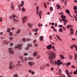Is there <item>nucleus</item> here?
<instances>
[{
	"mask_svg": "<svg viewBox=\"0 0 77 77\" xmlns=\"http://www.w3.org/2000/svg\"><path fill=\"white\" fill-rule=\"evenodd\" d=\"M46 54L49 56L48 57V59L50 60L51 61L50 62V63H52V61L54 59V58H55V54L52 51H49L46 52Z\"/></svg>",
	"mask_w": 77,
	"mask_h": 77,
	"instance_id": "f257e3e1",
	"label": "nucleus"
},
{
	"mask_svg": "<svg viewBox=\"0 0 77 77\" xmlns=\"http://www.w3.org/2000/svg\"><path fill=\"white\" fill-rule=\"evenodd\" d=\"M61 18H62V21H64V24H66V23L68 22V21L66 20L64 18H66V16L63 15H61Z\"/></svg>",
	"mask_w": 77,
	"mask_h": 77,
	"instance_id": "f03ea898",
	"label": "nucleus"
},
{
	"mask_svg": "<svg viewBox=\"0 0 77 77\" xmlns=\"http://www.w3.org/2000/svg\"><path fill=\"white\" fill-rule=\"evenodd\" d=\"M8 51L11 54H13L14 53V52L12 50V48H8Z\"/></svg>",
	"mask_w": 77,
	"mask_h": 77,
	"instance_id": "7ed1b4c3",
	"label": "nucleus"
},
{
	"mask_svg": "<svg viewBox=\"0 0 77 77\" xmlns=\"http://www.w3.org/2000/svg\"><path fill=\"white\" fill-rule=\"evenodd\" d=\"M15 48H18V50H21L22 48V45H19L16 46Z\"/></svg>",
	"mask_w": 77,
	"mask_h": 77,
	"instance_id": "20e7f679",
	"label": "nucleus"
},
{
	"mask_svg": "<svg viewBox=\"0 0 77 77\" xmlns=\"http://www.w3.org/2000/svg\"><path fill=\"white\" fill-rule=\"evenodd\" d=\"M74 46L75 48L76 51H77V46H76L75 44H74L73 45H72L70 46V48H71V49H73V48H74Z\"/></svg>",
	"mask_w": 77,
	"mask_h": 77,
	"instance_id": "39448f33",
	"label": "nucleus"
},
{
	"mask_svg": "<svg viewBox=\"0 0 77 77\" xmlns=\"http://www.w3.org/2000/svg\"><path fill=\"white\" fill-rule=\"evenodd\" d=\"M52 45L51 44L49 45L48 46H46V48L48 50H51V49Z\"/></svg>",
	"mask_w": 77,
	"mask_h": 77,
	"instance_id": "423d86ee",
	"label": "nucleus"
},
{
	"mask_svg": "<svg viewBox=\"0 0 77 77\" xmlns=\"http://www.w3.org/2000/svg\"><path fill=\"white\" fill-rule=\"evenodd\" d=\"M28 64L31 66H32L35 64V63L33 62H29L28 63Z\"/></svg>",
	"mask_w": 77,
	"mask_h": 77,
	"instance_id": "0eeeda50",
	"label": "nucleus"
},
{
	"mask_svg": "<svg viewBox=\"0 0 77 77\" xmlns=\"http://www.w3.org/2000/svg\"><path fill=\"white\" fill-rule=\"evenodd\" d=\"M24 18H22V20L23 21V23H25V20H26L27 19V17L25 16L24 17Z\"/></svg>",
	"mask_w": 77,
	"mask_h": 77,
	"instance_id": "6e6552de",
	"label": "nucleus"
},
{
	"mask_svg": "<svg viewBox=\"0 0 77 77\" xmlns=\"http://www.w3.org/2000/svg\"><path fill=\"white\" fill-rule=\"evenodd\" d=\"M70 33L72 35L74 34V29L72 28H70Z\"/></svg>",
	"mask_w": 77,
	"mask_h": 77,
	"instance_id": "1a4fd4ad",
	"label": "nucleus"
},
{
	"mask_svg": "<svg viewBox=\"0 0 77 77\" xmlns=\"http://www.w3.org/2000/svg\"><path fill=\"white\" fill-rule=\"evenodd\" d=\"M28 72H29L30 73H31L32 75H34L35 74V72H33L31 70H29Z\"/></svg>",
	"mask_w": 77,
	"mask_h": 77,
	"instance_id": "9d476101",
	"label": "nucleus"
},
{
	"mask_svg": "<svg viewBox=\"0 0 77 77\" xmlns=\"http://www.w3.org/2000/svg\"><path fill=\"white\" fill-rule=\"evenodd\" d=\"M57 64L58 65V66H59L60 65V60H58L57 61Z\"/></svg>",
	"mask_w": 77,
	"mask_h": 77,
	"instance_id": "9b49d317",
	"label": "nucleus"
},
{
	"mask_svg": "<svg viewBox=\"0 0 77 77\" xmlns=\"http://www.w3.org/2000/svg\"><path fill=\"white\" fill-rule=\"evenodd\" d=\"M38 54V53L36 52H35L33 53V56L34 57H36Z\"/></svg>",
	"mask_w": 77,
	"mask_h": 77,
	"instance_id": "f8f14e48",
	"label": "nucleus"
},
{
	"mask_svg": "<svg viewBox=\"0 0 77 77\" xmlns=\"http://www.w3.org/2000/svg\"><path fill=\"white\" fill-rule=\"evenodd\" d=\"M11 8H12V11H14V9H15V7H14V6L11 4Z\"/></svg>",
	"mask_w": 77,
	"mask_h": 77,
	"instance_id": "ddd939ff",
	"label": "nucleus"
},
{
	"mask_svg": "<svg viewBox=\"0 0 77 77\" xmlns=\"http://www.w3.org/2000/svg\"><path fill=\"white\" fill-rule=\"evenodd\" d=\"M60 57L61 59L63 60L64 59V56H63V55L61 54L60 55Z\"/></svg>",
	"mask_w": 77,
	"mask_h": 77,
	"instance_id": "4468645a",
	"label": "nucleus"
},
{
	"mask_svg": "<svg viewBox=\"0 0 77 77\" xmlns=\"http://www.w3.org/2000/svg\"><path fill=\"white\" fill-rule=\"evenodd\" d=\"M45 68V66H42L40 67V69L42 70V69H44Z\"/></svg>",
	"mask_w": 77,
	"mask_h": 77,
	"instance_id": "2eb2a0df",
	"label": "nucleus"
},
{
	"mask_svg": "<svg viewBox=\"0 0 77 77\" xmlns=\"http://www.w3.org/2000/svg\"><path fill=\"white\" fill-rule=\"evenodd\" d=\"M40 41H41L44 39V37L43 36H40Z\"/></svg>",
	"mask_w": 77,
	"mask_h": 77,
	"instance_id": "dca6fc26",
	"label": "nucleus"
},
{
	"mask_svg": "<svg viewBox=\"0 0 77 77\" xmlns=\"http://www.w3.org/2000/svg\"><path fill=\"white\" fill-rule=\"evenodd\" d=\"M19 57L20 59L21 60L22 62H24V59H23V57H22L21 56H19Z\"/></svg>",
	"mask_w": 77,
	"mask_h": 77,
	"instance_id": "f3484780",
	"label": "nucleus"
},
{
	"mask_svg": "<svg viewBox=\"0 0 77 77\" xmlns=\"http://www.w3.org/2000/svg\"><path fill=\"white\" fill-rule=\"evenodd\" d=\"M66 11L68 14H70V12H69V11L68 9H66Z\"/></svg>",
	"mask_w": 77,
	"mask_h": 77,
	"instance_id": "a211bd4d",
	"label": "nucleus"
},
{
	"mask_svg": "<svg viewBox=\"0 0 77 77\" xmlns=\"http://www.w3.org/2000/svg\"><path fill=\"white\" fill-rule=\"evenodd\" d=\"M13 20L15 23H17V22H18V20H17V19H15V18H14L13 19Z\"/></svg>",
	"mask_w": 77,
	"mask_h": 77,
	"instance_id": "6ab92c4d",
	"label": "nucleus"
},
{
	"mask_svg": "<svg viewBox=\"0 0 77 77\" xmlns=\"http://www.w3.org/2000/svg\"><path fill=\"white\" fill-rule=\"evenodd\" d=\"M66 72L67 75H69V71H68V69H66L65 71Z\"/></svg>",
	"mask_w": 77,
	"mask_h": 77,
	"instance_id": "aec40b11",
	"label": "nucleus"
},
{
	"mask_svg": "<svg viewBox=\"0 0 77 77\" xmlns=\"http://www.w3.org/2000/svg\"><path fill=\"white\" fill-rule=\"evenodd\" d=\"M28 26L29 27H30L31 28L32 26H33V24H30V23L28 24Z\"/></svg>",
	"mask_w": 77,
	"mask_h": 77,
	"instance_id": "412c9836",
	"label": "nucleus"
},
{
	"mask_svg": "<svg viewBox=\"0 0 77 77\" xmlns=\"http://www.w3.org/2000/svg\"><path fill=\"white\" fill-rule=\"evenodd\" d=\"M29 47H30V45L29 44H28V46L26 48V50H28V49L29 48Z\"/></svg>",
	"mask_w": 77,
	"mask_h": 77,
	"instance_id": "4be33fe9",
	"label": "nucleus"
},
{
	"mask_svg": "<svg viewBox=\"0 0 77 77\" xmlns=\"http://www.w3.org/2000/svg\"><path fill=\"white\" fill-rule=\"evenodd\" d=\"M41 15H42V11H41V10H40L39 11V17H41Z\"/></svg>",
	"mask_w": 77,
	"mask_h": 77,
	"instance_id": "5701e85b",
	"label": "nucleus"
},
{
	"mask_svg": "<svg viewBox=\"0 0 77 77\" xmlns=\"http://www.w3.org/2000/svg\"><path fill=\"white\" fill-rule=\"evenodd\" d=\"M57 9H59L60 8V6L58 4L57 5Z\"/></svg>",
	"mask_w": 77,
	"mask_h": 77,
	"instance_id": "b1692460",
	"label": "nucleus"
},
{
	"mask_svg": "<svg viewBox=\"0 0 77 77\" xmlns=\"http://www.w3.org/2000/svg\"><path fill=\"white\" fill-rule=\"evenodd\" d=\"M74 55H75V60H76V59H77V54H76V53H74Z\"/></svg>",
	"mask_w": 77,
	"mask_h": 77,
	"instance_id": "393cba45",
	"label": "nucleus"
},
{
	"mask_svg": "<svg viewBox=\"0 0 77 77\" xmlns=\"http://www.w3.org/2000/svg\"><path fill=\"white\" fill-rule=\"evenodd\" d=\"M59 32H63L62 28H60V29L59 30Z\"/></svg>",
	"mask_w": 77,
	"mask_h": 77,
	"instance_id": "a878e982",
	"label": "nucleus"
},
{
	"mask_svg": "<svg viewBox=\"0 0 77 77\" xmlns=\"http://www.w3.org/2000/svg\"><path fill=\"white\" fill-rule=\"evenodd\" d=\"M20 32H21V30L20 29H19L17 32V34H19L20 33Z\"/></svg>",
	"mask_w": 77,
	"mask_h": 77,
	"instance_id": "bb28decb",
	"label": "nucleus"
},
{
	"mask_svg": "<svg viewBox=\"0 0 77 77\" xmlns=\"http://www.w3.org/2000/svg\"><path fill=\"white\" fill-rule=\"evenodd\" d=\"M70 64H71V63L70 62H69L67 63H66V65H67V66H69V65H70Z\"/></svg>",
	"mask_w": 77,
	"mask_h": 77,
	"instance_id": "cd10ccee",
	"label": "nucleus"
},
{
	"mask_svg": "<svg viewBox=\"0 0 77 77\" xmlns=\"http://www.w3.org/2000/svg\"><path fill=\"white\" fill-rule=\"evenodd\" d=\"M9 68L10 69H12V66L11 65H10Z\"/></svg>",
	"mask_w": 77,
	"mask_h": 77,
	"instance_id": "c85d7f7f",
	"label": "nucleus"
},
{
	"mask_svg": "<svg viewBox=\"0 0 77 77\" xmlns=\"http://www.w3.org/2000/svg\"><path fill=\"white\" fill-rule=\"evenodd\" d=\"M74 10H76L77 9V7L76 6H74L73 7Z\"/></svg>",
	"mask_w": 77,
	"mask_h": 77,
	"instance_id": "c756f323",
	"label": "nucleus"
},
{
	"mask_svg": "<svg viewBox=\"0 0 77 77\" xmlns=\"http://www.w3.org/2000/svg\"><path fill=\"white\" fill-rule=\"evenodd\" d=\"M38 26L39 27H41V26H42V24H41L40 23H38Z\"/></svg>",
	"mask_w": 77,
	"mask_h": 77,
	"instance_id": "7c9ffc66",
	"label": "nucleus"
},
{
	"mask_svg": "<svg viewBox=\"0 0 77 77\" xmlns=\"http://www.w3.org/2000/svg\"><path fill=\"white\" fill-rule=\"evenodd\" d=\"M10 31H11V29L10 28H8L7 30V32L9 33V32H10Z\"/></svg>",
	"mask_w": 77,
	"mask_h": 77,
	"instance_id": "2f4dec72",
	"label": "nucleus"
},
{
	"mask_svg": "<svg viewBox=\"0 0 77 77\" xmlns=\"http://www.w3.org/2000/svg\"><path fill=\"white\" fill-rule=\"evenodd\" d=\"M58 71L59 72V73L60 74H61L60 72H62V70H61V69H59L58 70Z\"/></svg>",
	"mask_w": 77,
	"mask_h": 77,
	"instance_id": "473e14b6",
	"label": "nucleus"
},
{
	"mask_svg": "<svg viewBox=\"0 0 77 77\" xmlns=\"http://www.w3.org/2000/svg\"><path fill=\"white\" fill-rule=\"evenodd\" d=\"M28 60H32L33 59L31 58V57H29L28 58Z\"/></svg>",
	"mask_w": 77,
	"mask_h": 77,
	"instance_id": "72a5a7b5",
	"label": "nucleus"
},
{
	"mask_svg": "<svg viewBox=\"0 0 77 77\" xmlns=\"http://www.w3.org/2000/svg\"><path fill=\"white\" fill-rule=\"evenodd\" d=\"M36 11H39V7L37 6L36 8Z\"/></svg>",
	"mask_w": 77,
	"mask_h": 77,
	"instance_id": "f704fd0d",
	"label": "nucleus"
},
{
	"mask_svg": "<svg viewBox=\"0 0 77 77\" xmlns=\"http://www.w3.org/2000/svg\"><path fill=\"white\" fill-rule=\"evenodd\" d=\"M44 5L45 7L46 8L47 7V6L46 3H44Z\"/></svg>",
	"mask_w": 77,
	"mask_h": 77,
	"instance_id": "c9c22d12",
	"label": "nucleus"
},
{
	"mask_svg": "<svg viewBox=\"0 0 77 77\" xmlns=\"http://www.w3.org/2000/svg\"><path fill=\"white\" fill-rule=\"evenodd\" d=\"M74 74H77V69L76 70V71H75L74 72Z\"/></svg>",
	"mask_w": 77,
	"mask_h": 77,
	"instance_id": "e433bc0d",
	"label": "nucleus"
},
{
	"mask_svg": "<svg viewBox=\"0 0 77 77\" xmlns=\"http://www.w3.org/2000/svg\"><path fill=\"white\" fill-rule=\"evenodd\" d=\"M16 65L17 66H21V65L20 64H17Z\"/></svg>",
	"mask_w": 77,
	"mask_h": 77,
	"instance_id": "4c0bfd02",
	"label": "nucleus"
},
{
	"mask_svg": "<svg viewBox=\"0 0 77 77\" xmlns=\"http://www.w3.org/2000/svg\"><path fill=\"white\" fill-rule=\"evenodd\" d=\"M22 11H23V12H25V9H24V7L22 9Z\"/></svg>",
	"mask_w": 77,
	"mask_h": 77,
	"instance_id": "58836bf2",
	"label": "nucleus"
},
{
	"mask_svg": "<svg viewBox=\"0 0 77 77\" xmlns=\"http://www.w3.org/2000/svg\"><path fill=\"white\" fill-rule=\"evenodd\" d=\"M52 48L53 50H54V51H56V50H55V47H54V46H52Z\"/></svg>",
	"mask_w": 77,
	"mask_h": 77,
	"instance_id": "ea45409f",
	"label": "nucleus"
},
{
	"mask_svg": "<svg viewBox=\"0 0 77 77\" xmlns=\"http://www.w3.org/2000/svg\"><path fill=\"white\" fill-rule=\"evenodd\" d=\"M50 10L51 11H53V7H51L50 8Z\"/></svg>",
	"mask_w": 77,
	"mask_h": 77,
	"instance_id": "a19ab883",
	"label": "nucleus"
},
{
	"mask_svg": "<svg viewBox=\"0 0 77 77\" xmlns=\"http://www.w3.org/2000/svg\"><path fill=\"white\" fill-rule=\"evenodd\" d=\"M22 41L24 42H26V38H23V39Z\"/></svg>",
	"mask_w": 77,
	"mask_h": 77,
	"instance_id": "79ce46f5",
	"label": "nucleus"
},
{
	"mask_svg": "<svg viewBox=\"0 0 77 77\" xmlns=\"http://www.w3.org/2000/svg\"><path fill=\"white\" fill-rule=\"evenodd\" d=\"M13 18H15V17H17V16H16L15 14H13Z\"/></svg>",
	"mask_w": 77,
	"mask_h": 77,
	"instance_id": "37998d69",
	"label": "nucleus"
},
{
	"mask_svg": "<svg viewBox=\"0 0 77 77\" xmlns=\"http://www.w3.org/2000/svg\"><path fill=\"white\" fill-rule=\"evenodd\" d=\"M37 59H40V56L39 55L37 56Z\"/></svg>",
	"mask_w": 77,
	"mask_h": 77,
	"instance_id": "c03bdc74",
	"label": "nucleus"
},
{
	"mask_svg": "<svg viewBox=\"0 0 77 77\" xmlns=\"http://www.w3.org/2000/svg\"><path fill=\"white\" fill-rule=\"evenodd\" d=\"M49 38L50 39H51V40H52V37L51 36V35H50L49 37Z\"/></svg>",
	"mask_w": 77,
	"mask_h": 77,
	"instance_id": "a18cd8bd",
	"label": "nucleus"
},
{
	"mask_svg": "<svg viewBox=\"0 0 77 77\" xmlns=\"http://www.w3.org/2000/svg\"><path fill=\"white\" fill-rule=\"evenodd\" d=\"M14 45V43H11L10 44V45L11 47L12 46Z\"/></svg>",
	"mask_w": 77,
	"mask_h": 77,
	"instance_id": "49530a36",
	"label": "nucleus"
},
{
	"mask_svg": "<svg viewBox=\"0 0 77 77\" xmlns=\"http://www.w3.org/2000/svg\"><path fill=\"white\" fill-rule=\"evenodd\" d=\"M51 29H53V30L55 28L54 27V26H51Z\"/></svg>",
	"mask_w": 77,
	"mask_h": 77,
	"instance_id": "de8ad7c7",
	"label": "nucleus"
},
{
	"mask_svg": "<svg viewBox=\"0 0 77 77\" xmlns=\"http://www.w3.org/2000/svg\"><path fill=\"white\" fill-rule=\"evenodd\" d=\"M34 46H35V47H38V45H37L36 43H35Z\"/></svg>",
	"mask_w": 77,
	"mask_h": 77,
	"instance_id": "09e8293b",
	"label": "nucleus"
},
{
	"mask_svg": "<svg viewBox=\"0 0 77 77\" xmlns=\"http://www.w3.org/2000/svg\"><path fill=\"white\" fill-rule=\"evenodd\" d=\"M18 9L19 10H21V7H20V5L18 6Z\"/></svg>",
	"mask_w": 77,
	"mask_h": 77,
	"instance_id": "8fccbe9b",
	"label": "nucleus"
},
{
	"mask_svg": "<svg viewBox=\"0 0 77 77\" xmlns=\"http://www.w3.org/2000/svg\"><path fill=\"white\" fill-rule=\"evenodd\" d=\"M24 59H25V61H27V57H25V58Z\"/></svg>",
	"mask_w": 77,
	"mask_h": 77,
	"instance_id": "3c124183",
	"label": "nucleus"
},
{
	"mask_svg": "<svg viewBox=\"0 0 77 77\" xmlns=\"http://www.w3.org/2000/svg\"><path fill=\"white\" fill-rule=\"evenodd\" d=\"M69 58L70 59H72V56L69 55Z\"/></svg>",
	"mask_w": 77,
	"mask_h": 77,
	"instance_id": "603ef678",
	"label": "nucleus"
},
{
	"mask_svg": "<svg viewBox=\"0 0 77 77\" xmlns=\"http://www.w3.org/2000/svg\"><path fill=\"white\" fill-rule=\"evenodd\" d=\"M24 56H27V55H28V54H27L26 53H24Z\"/></svg>",
	"mask_w": 77,
	"mask_h": 77,
	"instance_id": "864d4df0",
	"label": "nucleus"
},
{
	"mask_svg": "<svg viewBox=\"0 0 77 77\" xmlns=\"http://www.w3.org/2000/svg\"><path fill=\"white\" fill-rule=\"evenodd\" d=\"M4 43L5 44H8V43L6 41L4 42Z\"/></svg>",
	"mask_w": 77,
	"mask_h": 77,
	"instance_id": "5fc2aeb1",
	"label": "nucleus"
},
{
	"mask_svg": "<svg viewBox=\"0 0 77 77\" xmlns=\"http://www.w3.org/2000/svg\"><path fill=\"white\" fill-rule=\"evenodd\" d=\"M58 27H63V26L62 25H59L58 26Z\"/></svg>",
	"mask_w": 77,
	"mask_h": 77,
	"instance_id": "6e6d98bb",
	"label": "nucleus"
},
{
	"mask_svg": "<svg viewBox=\"0 0 77 77\" xmlns=\"http://www.w3.org/2000/svg\"><path fill=\"white\" fill-rule=\"evenodd\" d=\"M9 35L10 36H12V33L11 32H10Z\"/></svg>",
	"mask_w": 77,
	"mask_h": 77,
	"instance_id": "4d7b16f0",
	"label": "nucleus"
},
{
	"mask_svg": "<svg viewBox=\"0 0 77 77\" xmlns=\"http://www.w3.org/2000/svg\"><path fill=\"white\" fill-rule=\"evenodd\" d=\"M56 37H57V38L58 39H60V37H59V35H56Z\"/></svg>",
	"mask_w": 77,
	"mask_h": 77,
	"instance_id": "13d9d810",
	"label": "nucleus"
},
{
	"mask_svg": "<svg viewBox=\"0 0 77 77\" xmlns=\"http://www.w3.org/2000/svg\"><path fill=\"white\" fill-rule=\"evenodd\" d=\"M38 30V29H36L35 30V32H37Z\"/></svg>",
	"mask_w": 77,
	"mask_h": 77,
	"instance_id": "bf43d9fd",
	"label": "nucleus"
},
{
	"mask_svg": "<svg viewBox=\"0 0 77 77\" xmlns=\"http://www.w3.org/2000/svg\"><path fill=\"white\" fill-rule=\"evenodd\" d=\"M24 1H23L22 2V6H23L24 4Z\"/></svg>",
	"mask_w": 77,
	"mask_h": 77,
	"instance_id": "052dcab7",
	"label": "nucleus"
},
{
	"mask_svg": "<svg viewBox=\"0 0 77 77\" xmlns=\"http://www.w3.org/2000/svg\"><path fill=\"white\" fill-rule=\"evenodd\" d=\"M72 68H75V66H74V65H72L71 66Z\"/></svg>",
	"mask_w": 77,
	"mask_h": 77,
	"instance_id": "680f3d73",
	"label": "nucleus"
},
{
	"mask_svg": "<svg viewBox=\"0 0 77 77\" xmlns=\"http://www.w3.org/2000/svg\"><path fill=\"white\" fill-rule=\"evenodd\" d=\"M74 12L75 13V14H77V10H75L74 11Z\"/></svg>",
	"mask_w": 77,
	"mask_h": 77,
	"instance_id": "e2e57ef3",
	"label": "nucleus"
},
{
	"mask_svg": "<svg viewBox=\"0 0 77 77\" xmlns=\"http://www.w3.org/2000/svg\"><path fill=\"white\" fill-rule=\"evenodd\" d=\"M9 64L10 65H12V62L11 61H10L9 63Z\"/></svg>",
	"mask_w": 77,
	"mask_h": 77,
	"instance_id": "0e129e2a",
	"label": "nucleus"
},
{
	"mask_svg": "<svg viewBox=\"0 0 77 77\" xmlns=\"http://www.w3.org/2000/svg\"><path fill=\"white\" fill-rule=\"evenodd\" d=\"M9 39H10V40L11 41H12V40L13 39V38H12V37H10Z\"/></svg>",
	"mask_w": 77,
	"mask_h": 77,
	"instance_id": "69168bd1",
	"label": "nucleus"
},
{
	"mask_svg": "<svg viewBox=\"0 0 77 77\" xmlns=\"http://www.w3.org/2000/svg\"><path fill=\"white\" fill-rule=\"evenodd\" d=\"M0 21H1V22H2V17H1Z\"/></svg>",
	"mask_w": 77,
	"mask_h": 77,
	"instance_id": "338daca9",
	"label": "nucleus"
},
{
	"mask_svg": "<svg viewBox=\"0 0 77 77\" xmlns=\"http://www.w3.org/2000/svg\"><path fill=\"white\" fill-rule=\"evenodd\" d=\"M46 66H48H48H49V64H46Z\"/></svg>",
	"mask_w": 77,
	"mask_h": 77,
	"instance_id": "774afa93",
	"label": "nucleus"
}]
</instances>
